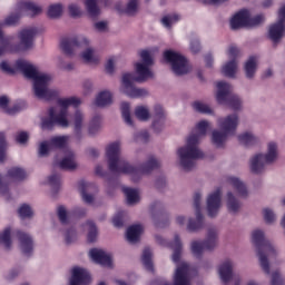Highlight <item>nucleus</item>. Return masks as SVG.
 Masks as SVG:
<instances>
[{
	"label": "nucleus",
	"mask_w": 285,
	"mask_h": 285,
	"mask_svg": "<svg viewBox=\"0 0 285 285\" xmlns=\"http://www.w3.org/2000/svg\"><path fill=\"white\" fill-rule=\"evenodd\" d=\"M0 69L7 75H16L17 71H20L24 77H27V79H31L33 81V94L38 99H46L47 101H50V99H55V97H58L59 95V91L50 89L49 87L50 81H52V76L39 71V68L30 61L20 59L16 61L14 67L2 61L0 63Z\"/></svg>",
	"instance_id": "1"
},
{
	"label": "nucleus",
	"mask_w": 285,
	"mask_h": 285,
	"mask_svg": "<svg viewBox=\"0 0 285 285\" xmlns=\"http://www.w3.org/2000/svg\"><path fill=\"white\" fill-rule=\"evenodd\" d=\"M139 60L135 62V73L127 72L122 75L121 81V92L127 95V97H131V99H137L139 97H146L148 91L142 88H136L135 81L141 83L144 81H148V79H153V65L155 63L154 56L155 52L151 49H142L138 52Z\"/></svg>",
	"instance_id": "2"
},
{
	"label": "nucleus",
	"mask_w": 285,
	"mask_h": 285,
	"mask_svg": "<svg viewBox=\"0 0 285 285\" xmlns=\"http://www.w3.org/2000/svg\"><path fill=\"white\" fill-rule=\"evenodd\" d=\"M107 159L109 164V170L111 173L130 175L132 181H139L141 179V175H150L153 170H157L161 166V161L151 156L148 160L142 164L139 168H136L130 163L120 159L121 150L119 149L118 144L109 145L107 148Z\"/></svg>",
	"instance_id": "3"
},
{
	"label": "nucleus",
	"mask_w": 285,
	"mask_h": 285,
	"mask_svg": "<svg viewBox=\"0 0 285 285\" xmlns=\"http://www.w3.org/2000/svg\"><path fill=\"white\" fill-rule=\"evenodd\" d=\"M70 106H72V108H79V106H81V98L75 96L59 98L57 100V106L49 108L48 116L41 118V129L52 130L55 126L69 128L70 124H72V120H70V112L68 111Z\"/></svg>",
	"instance_id": "4"
},
{
	"label": "nucleus",
	"mask_w": 285,
	"mask_h": 285,
	"mask_svg": "<svg viewBox=\"0 0 285 285\" xmlns=\"http://www.w3.org/2000/svg\"><path fill=\"white\" fill-rule=\"evenodd\" d=\"M252 242L256 246L257 257L262 271L265 273V275H271V262H268V259L277 257L279 250L275 248V245L266 240L264 233L261 229H256L252 233Z\"/></svg>",
	"instance_id": "5"
},
{
	"label": "nucleus",
	"mask_w": 285,
	"mask_h": 285,
	"mask_svg": "<svg viewBox=\"0 0 285 285\" xmlns=\"http://www.w3.org/2000/svg\"><path fill=\"white\" fill-rule=\"evenodd\" d=\"M88 46H90V41L85 36L65 38L60 42V48L65 55H75L77 50L87 48L81 53L83 61H86V63H99V52Z\"/></svg>",
	"instance_id": "6"
},
{
	"label": "nucleus",
	"mask_w": 285,
	"mask_h": 285,
	"mask_svg": "<svg viewBox=\"0 0 285 285\" xmlns=\"http://www.w3.org/2000/svg\"><path fill=\"white\" fill-rule=\"evenodd\" d=\"M52 150L58 155H63L62 160L58 163L59 168L62 170H77L79 166L77 157L66 144H41L38 148V157H48Z\"/></svg>",
	"instance_id": "7"
},
{
	"label": "nucleus",
	"mask_w": 285,
	"mask_h": 285,
	"mask_svg": "<svg viewBox=\"0 0 285 285\" xmlns=\"http://www.w3.org/2000/svg\"><path fill=\"white\" fill-rule=\"evenodd\" d=\"M177 159H178V166L180 170H184L185 173H190L191 170H195L197 167V161L199 159H204L206 155L196 144H187L181 146L176 151Z\"/></svg>",
	"instance_id": "8"
},
{
	"label": "nucleus",
	"mask_w": 285,
	"mask_h": 285,
	"mask_svg": "<svg viewBox=\"0 0 285 285\" xmlns=\"http://www.w3.org/2000/svg\"><path fill=\"white\" fill-rule=\"evenodd\" d=\"M217 126L220 130L216 129L212 131V139L214 144H224L228 137L237 132L239 127V115L232 114L217 119Z\"/></svg>",
	"instance_id": "9"
},
{
	"label": "nucleus",
	"mask_w": 285,
	"mask_h": 285,
	"mask_svg": "<svg viewBox=\"0 0 285 285\" xmlns=\"http://www.w3.org/2000/svg\"><path fill=\"white\" fill-rule=\"evenodd\" d=\"M216 101L220 106H228L232 110L242 109V98L233 94V87L226 81H218L216 83Z\"/></svg>",
	"instance_id": "10"
},
{
	"label": "nucleus",
	"mask_w": 285,
	"mask_h": 285,
	"mask_svg": "<svg viewBox=\"0 0 285 285\" xmlns=\"http://www.w3.org/2000/svg\"><path fill=\"white\" fill-rule=\"evenodd\" d=\"M264 21V16L258 14L252 18L248 9H242L232 17L229 23L232 30H239V28H255L256 26H262Z\"/></svg>",
	"instance_id": "11"
},
{
	"label": "nucleus",
	"mask_w": 285,
	"mask_h": 285,
	"mask_svg": "<svg viewBox=\"0 0 285 285\" xmlns=\"http://www.w3.org/2000/svg\"><path fill=\"white\" fill-rule=\"evenodd\" d=\"M164 59L167 63H170L173 72L178 76L188 75L190 72V66L188 60L181 53L173 50L164 52Z\"/></svg>",
	"instance_id": "12"
},
{
	"label": "nucleus",
	"mask_w": 285,
	"mask_h": 285,
	"mask_svg": "<svg viewBox=\"0 0 285 285\" xmlns=\"http://www.w3.org/2000/svg\"><path fill=\"white\" fill-rule=\"evenodd\" d=\"M210 128V121L200 120L195 124L194 128L186 136V144H199L206 135H208V129Z\"/></svg>",
	"instance_id": "13"
},
{
	"label": "nucleus",
	"mask_w": 285,
	"mask_h": 285,
	"mask_svg": "<svg viewBox=\"0 0 285 285\" xmlns=\"http://www.w3.org/2000/svg\"><path fill=\"white\" fill-rule=\"evenodd\" d=\"M227 55L232 60L227 61L223 66L222 72L225 77L235 79V76L237 75V70H238L237 60L235 58L237 57V55H239V49H237V47L235 46H232L229 47Z\"/></svg>",
	"instance_id": "14"
},
{
	"label": "nucleus",
	"mask_w": 285,
	"mask_h": 285,
	"mask_svg": "<svg viewBox=\"0 0 285 285\" xmlns=\"http://www.w3.org/2000/svg\"><path fill=\"white\" fill-rule=\"evenodd\" d=\"M156 242L160 246H169L174 250L171 259L175 264H179V259H181V250L184 248V245L181 244V238H179V235H175L174 243H168L164 237L160 235L156 236Z\"/></svg>",
	"instance_id": "15"
},
{
	"label": "nucleus",
	"mask_w": 285,
	"mask_h": 285,
	"mask_svg": "<svg viewBox=\"0 0 285 285\" xmlns=\"http://www.w3.org/2000/svg\"><path fill=\"white\" fill-rule=\"evenodd\" d=\"M207 215L208 217H216L219 215V208H222V189L217 188L207 196Z\"/></svg>",
	"instance_id": "16"
},
{
	"label": "nucleus",
	"mask_w": 285,
	"mask_h": 285,
	"mask_svg": "<svg viewBox=\"0 0 285 285\" xmlns=\"http://www.w3.org/2000/svg\"><path fill=\"white\" fill-rule=\"evenodd\" d=\"M151 128L154 132H161L166 128V111L160 105L154 106Z\"/></svg>",
	"instance_id": "17"
},
{
	"label": "nucleus",
	"mask_w": 285,
	"mask_h": 285,
	"mask_svg": "<svg viewBox=\"0 0 285 285\" xmlns=\"http://www.w3.org/2000/svg\"><path fill=\"white\" fill-rule=\"evenodd\" d=\"M18 37L20 39V48L22 50H30L35 43V37H37V28L27 27L19 32Z\"/></svg>",
	"instance_id": "18"
},
{
	"label": "nucleus",
	"mask_w": 285,
	"mask_h": 285,
	"mask_svg": "<svg viewBox=\"0 0 285 285\" xmlns=\"http://www.w3.org/2000/svg\"><path fill=\"white\" fill-rule=\"evenodd\" d=\"M139 3L140 0H127V3L118 1L115 4V10L119 12V14H128V17H135L137 12H139Z\"/></svg>",
	"instance_id": "19"
},
{
	"label": "nucleus",
	"mask_w": 285,
	"mask_h": 285,
	"mask_svg": "<svg viewBox=\"0 0 285 285\" xmlns=\"http://www.w3.org/2000/svg\"><path fill=\"white\" fill-rule=\"evenodd\" d=\"M18 12L27 17H37L43 12V7L32 1L19 2Z\"/></svg>",
	"instance_id": "20"
},
{
	"label": "nucleus",
	"mask_w": 285,
	"mask_h": 285,
	"mask_svg": "<svg viewBox=\"0 0 285 285\" xmlns=\"http://www.w3.org/2000/svg\"><path fill=\"white\" fill-rule=\"evenodd\" d=\"M89 257L96 264H100V266H106L107 268L112 267V256L106 253L102 249L94 248L89 252Z\"/></svg>",
	"instance_id": "21"
},
{
	"label": "nucleus",
	"mask_w": 285,
	"mask_h": 285,
	"mask_svg": "<svg viewBox=\"0 0 285 285\" xmlns=\"http://www.w3.org/2000/svg\"><path fill=\"white\" fill-rule=\"evenodd\" d=\"M90 283V274L81 267H73L69 285H88Z\"/></svg>",
	"instance_id": "22"
},
{
	"label": "nucleus",
	"mask_w": 285,
	"mask_h": 285,
	"mask_svg": "<svg viewBox=\"0 0 285 285\" xmlns=\"http://www.w3.org/2000/svg\"><path fill=\"white\" fill-rule=\"evenodd\" d=\"M219 246V230L215 226L206 228L205 248L206 250H215Z\"/></svg>",
	"instance_id": "23"
},
{
	"label": "nucleus",
	"mask_w": 285,
	"mask_h": 285,
	"mask_svg": "<svg viewBox=\"0 0 285 285\" xmlns=\"http://www.w3.org/2000/svg\"><path fill=\"white\" fill-rule=\"evenodd\" d=\"M226 183L230 186V188L234 189L238 197H248V188L246 187V184L242 181V179H239L238 177L228 176L226 178Z\"/></svg>",
	"instance_id": "24"
},
{
	"label": "nucleus",
	"mask_w": 285,
	"mask_h": 285,
	"mask_svg": "<svg viewBox=\"0 0 285 285\" xmlns=\"http://www.w3.org/2000/svg\"><path fill=\"white\" fill-rule=\"evenodd\" d=\"M18 239L20 242V248L27 257L32 255V250H35V240L30 234H26L23 232H18Z\"/></svg>",
	"instance_id": "25"
},
{
	"label": "nucleus",
	"mask_w": 285,
	"mask_h": 285,
	"mask_svg": "<svg viewBox=\"0 0 285 285\" xmlns=\"http://www.w3.org/2000/svg\"><path fill=\"white\" fill-rule=\"evenodd\" d=\"M233 268H235V263L230 259H225L218 266V275L224 284H228L233 279Z\"/></svg>",
	"instance_id": "26"
},
{
	"label": "nucleus",
	"mask_w": 285,
	"mask_h": 285,
	"mask_svg": "<svg viewBox=\"0 0 285 285\" xmlns=\"http://www.w3.org/2000/svg\"><path fill=\"white\" fill-rule=\"evenodd\" d=\"M78 188L86 204H92V202H95V196H92V193H97V186L82 180L79 183Z\"/></svg>",
	"instance_id": "27"
},
{
	"label": "nucleus",
	"mask_w": 285,
	"mask_h": 285,
	"mask_svg": "<svg viewBox=\"0 0 285 285\" xmlns=\"http://www.w3.org/2000/svg\"><path fill=\"white\" fill-rule=\"evenodd\" d=\"M284 23H285V20L278 18V21L269 27L268 36H269V39H272V41L274 43H277L279 41V39H282V37H284V31H285Z\"/></svg>",
	"instance_id": "28"
},
{
	"label": "nucleus",
	"mask_w": 285,
	"mask_h": 285,
	"mask_svg": "<svg viewBox=\"0 0 285 285\" xmlns=\"http://www.w3.org/2000/svg\"><path fill=\"white\" fill-rule=\"evenodd\" d=\"M226 206L232 215H237L242 210V202L235 197L233 191H227L226 194Z\"/></svg>",
	"instance_id": "29"
},
{
	"label": "nucleus",
	"mask_w": 285,
	"mask_h": 285,
	"mask_svg": "<svg viewBox=\"0 0 285 285\" xmlns=\"http://www.w3.org/2000/svg\"><path fill=\"white\" fill-rule=\"evenodd\" d=\"M85 8L89 17H99L101 14V8H106L100 0H85Z\"/></svg>",
	"instance_id": "30"
},
{
	"label": "nucleus",
	"mask_w": 285,
	"mask_h": 285,
	"mask_svg": "<svg viewBox=\"0 0 285 285\" xmlns=\"http://www.w3.org/2000/svg\"><path fill=\"white\" fill-rule=\"evenodd\" d=\"M10 41H12V37H3L2 24L0 23V43L2 45L0 47V57L6 55V52H19V47L12 48Z\"/></svg>",
	"instance_id": "31"
},
{
	"label": "nucleus",
	"mask_w": 285,
	"mask_h": 285,
	"mask_svg": "<svg viewBox=\"0 0 285 285\" xmlns=\"http://www.w3.org/2000/svg\"><path fill=\"white\" fill-rule=\"evenodd\" d=\"M196 218H189L187 223L188 233H199L204 230V215L202 213H196Z\"/></svg>",
	"instance_id": "32"
},
{
	"label": "nucleus",
	"mask_w": 285,
	"mask_h": 285,
	"mask_svg": "<svg viewBox=\"0 0 285 285\" xmlns=\"http://www.w3.org/2000/svg\"><path fill=\"white\" fill-rule=\"evenodd\" d=\"M266 164L268 163H266L263 154L255 155L250 159V171L254 173V175H259L266 167Z\"/></svg>",
	"instance_id": "33"
},
{
	"label": "nucleus",
	"mask_w": 285,
	"mask_h": 285,
	"mask_svg": "<svg viewBox=\"0 0 285 285\" xmlns=\"http://www.w3.org/2000/svg\"><path fill=\"white\" fill-rule=\"evenodd\" d=\"M141 233H144V227L141 225L130 226L126 233L127 242H129V244H137L139 237H141Z\"/></svg>",
	"instance_id": "34"
},
{
	"label": "nucleus",
	"mask_w": 285,
	"mask_h": 285,
	"mask_svg": "<svg viewBox=\"0 0 285 285\" xmlns=\"http://www.w3.org/2000/svg\"><path fill=\"white\" fill-rule=\"evenodd\" d=\"M150 213L155 219V224L158 228H164L160 222L156 217H164V204L161 202H154L150 205Z\"/></svg>",
	"instance_id": "35"
},
{
	"label": "nucleus",
	"mask_w": 285,
	"mask_h": 285,
	"mask_svg": "<svg viewBox=\"0 0 285 285\" xmlns=\"http://www.w3.org/2000/svg\"><path fill=\"white\" fill-rule=\"evenodd\" d=\"M244 70L247 79H253V77H255V72H257V57H249L245 62Z\"/></svg>",
	"instance_id": "36"
},
{
	"label": "nucleus",
	"mask_w": 285,
	"mask_h": 285,
	"mask_svg": "<svg viewBox=\"0 0 285 285\" xmlns=\"http://www.w3.org/2000/svg\"><path fill=\"white\" fill-rule=\"evenodd\" d=\"M279 157V149L277 148V145L269 144L267 147L266 155H263V158L265 159L266 164H275Z\"/></svg>",
	"instance_id": "37"
},
{
	"label": "nucleus",
	"mask_w": 285,
	"mask_h": 285,
	"mask_svg": "<svg viewBox=\"0 0 285 285\" xmlns=\"http://www.w3.org/2000/svg\"><path fill=\"white\" fill-rule=\"evenodd\" d=\"M122 193L126 196L128 206H135V204H139V191L137 189L122 187Z\"/></svg>",
	"instance_id": "38"
},
{
	"label": "nucleus",
	"mask_w": 285,
	"mask_h": 285,
	"mask_svg": "<svg viewBox=\"0 0 285 285\" xmlns=\"http://www.w3.org/2000/svg\"><path fill=\"white\" fill-rule=\"evenodd\" d=\"M237 139L239 144H257L259 141V137L250 130L238 134Z\"/></svg>",
	"instance_id": "39"
},
{
	"label": "nucleus",
	"mask_w": 285,
	"mask_h": 285,
	"mask_svg": "<svg viewBox=\"0 0 285 285\" xmlns=\"http://www.w3.org/2000/svg\"><path fill=\"white\" fill-rule=\"evenodd\" d=\"M112 104V94L108 90L101 91L96 98V106L99 108H105V106H110Z\"/></svg>",
	"instance_id": "40"
},
{
	"label": "nucleus",
	"mask_w": 285,
	"mask_h": 285,
	"mask_svg": "<svg viewBox=\"0 0 285 285\" xmlns=\"http://www.w3.org/2000/svg\"><path fill=\"white\" fill-rule=\"evenodd\" d=\"M7 177L12 181H23L26 178V170L20 167H12L7 171Z\"/></svg>",
	"instance_id": "41"
},
{
	"label": "nucleus",
	"mask_w": 285,
	"mask_h": 285,
	"mask_svg": "<svg viewBox=\"0 0 285 285\" xmlns=\"http://www.w3.org/2000/svg\"><path fill=\"white\" fill-rule=\"evenodd\" d=\"M190 250L195 257H202V255H204V250H206V240H193L190 244Z\"/></svg>",
	"instance_id": "42"
},
{
	"label": "nucleus",
	"mask_w": 285,
	"mask_h": 285,
	"mask_svg": "<svg viewBox=\"0 0 285 285\" xmlns=\"http://www.w3.org/2000/svg\"><path fill=\"white\" fill-rule=\"evenodd\" d=\"M47 14L50 19H59L63 14V4L55 3L49 6Z\"/></svg>",
	"instance_id": "43"
},
{
	"label": "nucleus",
	"mask_w": 285,
	"mask_h": 285,
	"mask_svg": "<svg viewBox=\"0 0 285 285\" xmlns=\"http://www.w3.org/2000/svg\"><path fill=\"white\" fill-rule=\"evenodd\" d=\"M135 117H137L139 121H148V119H150V109L145 106L136 107Z\"/></svg>",
	"instance_id": "44"
},
{
	"label": "nucleus",
	"mask_w": 285,
	"mask_h": 285,
	"mask_svg": "<svg viewBox=\"0 0 285 285\" xmlns=\"http://www.w3.org/2000/svg\"><path fill=\"white\" fill-rule=\"evenodd\" d=\"M141 259L145 268L153 272V250H150V248L144 249Z\"/></svg>",
	"instance_id": "45"
},
{
	"label": "nucleus",
	"mask_w": 285,
	"mask_h": 285,
	"mask_svg": "<svg viewBox=\"0 0 285 285\" xmlns=\"http://www.w3.org/2000/svg\"><path fill=\"white\" fill-rule=\"evenodd\" d=\"M120 110L126 125L132 126V118L130 117V104L121 102Z\"/></svg>",
	"instance_id": "46"
},
{
	"label": "nucleus",
	"mask_w": 285,
	"mask_h": 285,
	"mask_svg": "<svg viewBox=\"0 0 285 285\" xmlns=\"http://www.w3.org/2000/svg\"><path fill=\"white\" fill-rule=\"evenodd\" d=\"M21 17H23V14L19 12L18 4H17L14 12L9 14L4 19V24L6 26H14L16 23H19V20L21 19Z\"/></svg>",
	"instance_id": "47"
},
{
	"label": "nucleus",
	"mask_w": 285,
	"mask_h": 285,
	"mask_svg": "<svg viewBox=\"0 0 285 285\" xmlns=\"http://www.w3.org/2000/svg\"><path fill=\"white\" fill-rule=\"evenodd\" d=\"M161 23L165 28H173L177 21H179V14L173 13L161 18Z\"/></svg>",
	"instance_id": "48"
},
{
	"label": "nucleus",
	"mask_w": 285,
	"mask_h": 285,
	"mask_svg": "<svg viewBox=\"0 0 285 285\" xmlns=\"http://www.w3.org/2000/svg\"><path fill=\"white\" fill-rule=\"evenodd\" d=\"M72 124L75 126V130L79 131L83 128V112L81 110H76L72 116Z\"/></svg>",
	"instance_id": "49"
},
{
	"label": "nucleus",
	"mask_w": 285,
	"mask_h": 285,
	"mask_svg": "<svg viewBox=\"0 0 285 285\" xmlns=\"http://www.w3.org/2000/svg\"><path fill=\"white\" fill-rule=\"evenodd\" d=\"M101 130V116H95L89 124V135H97Z\"/></svg>",
	"instance_id": "50"
},
{
	"label": "nucleus",
	"mask_w": 285,
	"mask_h": 285,
	"mask_svg": "<svg viewBox=\"0 0 285 285\" xmlns=\"http://www.w3.org/2000/svg\"><path fill=\"white\" fill-rule=\"evenodd\" d=\"M193 106L197 112H202L203 115H213V109L210 108V106L206 105L205 102L196 101L194 102Z\"/></svg>",
	"instance_id": "51"
},
{
	"label": "nucleus",
	"mask_w": 285,
	"mask_h": 285,
	"mask_svg": "<svg viewBox=\"0 0 285 285\" xmlns=\"http://www.w3.org/2000/svg\"><path fill=\"white\" fill-rule=\"evenodd\" d=\"M18 213L22 219H32V215H35L30 205H22Z\"/></svg>",
	"instance_id": "52"
},
{
	"label": "nucleus",
	"mask_w": 285,
	"mask_h": 285,
	"mask_svg": "<svg viewBox=\"0 0 285 285\" xmlns=\"http://www.w3.org/2000/svg\"><path fill=\"white\" fill-rule=\"evenodd\" d=\"M87 226L89 227L88 242H97V226L92 222H88Z\"/></svg>",
	"instance_id": "53"
},
{
	"label": "nucleus",
	"mask_w": 285,
	"mask_h": 285,
	"mask_svg": "<svg viewBox=\"0 0 285 285\" xmlns=\"http://www.w3.org/2000/svg\"><path fill=\"white\" fill-rule=\"evenodd\" d=\"M17 144H28L30 141V132L28 131H18L14 136Z\"/></svg>",
	"instance_id": "54"
},
{
	"label": "nucleus",
	"mask_w": 285,
	"mask_h": 285,
	"mask_svg": "<svg viewBox=\"0 0 285 285\" xmlns=\"http://www.w3.org/2000/svg\"><path fill=\"white\" fill-rule=\"evenodd\" d=\"M0 239L2 244H4L6 248H10L12 246V239L10 238V228H6L3 233L0 235Z\"/></svg>",
	"instance_id": "55"
},
{
	"label": "nucleus",
	"mask_w": 285,
	"mask_h": 285,
	"mask_svg": "<svg viewBox=\"0 0 285 285\" xmlns=\"http://www.w3.org/2000/svg\"><path fill=\"white\" fill-rule=\"evenodd\" d=\"M263 216H264L266 224H273V222H275L277 219V217L275 216V213L269 208H265L263 210Z\"/></svg>",
	"instance_id": "56"
},
{
	"label": "nucleus",
	"mask_w": 285,
	"mask_h": 285,
	"mask_svg": "<svg viewBox=\"0 0 285 285\" xmlns=\"http://www.w3.org/2000/svg\"><path fill=\"white\" fill-rule=\"evenodd\" d=\"M194 208H195V214L202 213V193L196 191L194 194Z\"/></svg>",
	"instance_id": "57"
},
{
	"label": "nucleus",
	"mask_w": 285,
	"mask_h": 285,
	"mask_svg": "<svg viewBox=\"0 0 285 285\" xmlns=\"http://www.w3.org/2000/svg\"><path fill=\"white\" fill-rule=\"evenodd\" d=\"M136 141H150V131L149 130H141L140 132L136 134L135 136Z\"/></svg>",
	"instance_id": "58"
},
{
	"label": "nucleus",
	"mask_w": 285,
	"mask_h": 285,
	"mask_svg": "<svg viewBox=\"0 0 285 285\" xmlns=\"http://www.w3.org/2000/svg\"><path fill=\"white\" fill-rule=\"evenodd\" d=\"M71 17H81V8L77 3H71L68 7Z\"/></svg>",
	"instance_id": "59"
},
{
	"label": "nucleus",
	"mask_w": 285,
	"mask_h": 285,
	"mask_svg": "<svg viewBox=\"0 0 285 285\" xmlns=\"http://www.w3.org/2000/svg\"><path fill=\"white\" fill-rule=\"evenodd\" d=\"M58 217L61 224H68V212H66V207H58Z\"/></svg>",
	"instance_id": "60"
},
{
	"label": "nucleus",
	"mask_w": 285,
	"mask_h": 285,
	"mask_svg": "<svg viewBox=\"0 0 285 285\" xmlns=\"http://www.w3.org/2000/svg\"><path fill=\"white\" fill-rule=\"evenodd\" d=\"M271 285H284L282 274H279L277 271L272 274Z\"/></svg>",
	"instance_id": "61"
},
{
	"label": "nucleus",
	"mask_w": 285,
	"mask_h": 285,
	"mask_svg": "<svg viewBox=\"0 0 285 285\" xmlns=\"http://www.w3.org/2000/svg\"><path fill=\"white\" fill-rule=\"evenodd\" d=\"M115 63H117V58L116 57H111L108 59L107 63H106V71L109 75H112L115 72Z\"/></svg>",
	"instance_id": "62"
},
{
	"label": "nucleus",
	"mask_w": 285,
	"mask_h": 285,
	"mask_svg": "<svg viewBox=\"0 0 285 285\" xmlns=\"http://www.w3.org/2000/svg\"><path fill=\"white\" fill-rule=\"evenodd\" d=\"M69 141H72L70 136H56L51 139V144H69Z\"/></svg>",
	"instance_id": "63"
},
{
	"label": "nucleus",
	"mask_w": 285,
	"mask_h": 285,
	"mask_svg": "<svg viewBox=\"0 0 285 285\" xmlns=\"http://www.w3.org/2000/svg\"><path fill=\"white\" fill-rule=\"evenodd\" d=\"M190 50L191 52H194V55H197V52L202 50V46L199 45V39L196 38L190 41Z\"/></svg>",
	"instance_id": "64"
}]
</instances>
